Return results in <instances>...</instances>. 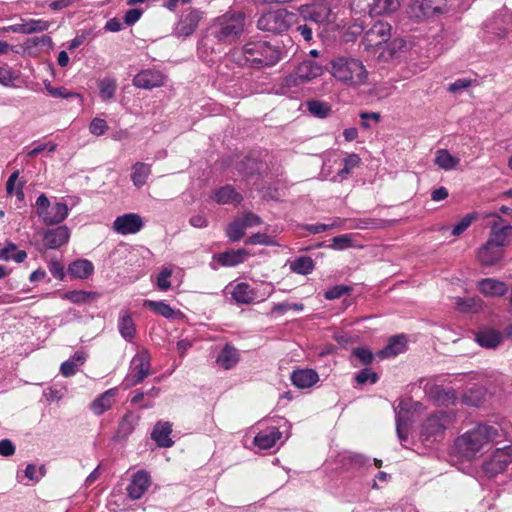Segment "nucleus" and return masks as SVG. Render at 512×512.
Here are the masks:
<instances>
[{
    "instance_id": "nucleus-33",
    "label": "nucleus",
    "mask_w": 512,
    "mask_h": 512,
    "mask_svg": "<svg viewBox=\"0 0 512 512\" xmlns=\"http://www.w3.org/2000/svg\"><path fill=\"white\" fill-rule=\"evenodd\" d=\"M216 362L220 367L226 370L233 368L239 362L238 350L235 347L226 344L218 354Z\"/></svg>"
},
{
    "instance_id": "nucleus-47",
    "label": "nucleus",
    "mask_w": 512,
    "mask_h": 512,
    "mask_svg": "<svg viewBox=\"0 0 512 512\" xmlns=\"http://www.w3.org/2000/svg\"><path fill=\"white\" fill-rule=\"evenodd\" d=\"M245 231L246 228L242 221L237 218L227 226L226 236L231 242H237L245 235Z\"/></svg>"
},
{
    "instance_id": "nucleus-16",
    "label": "nucleus",
    "mask_w": 512,
    "mask_h": 512,
    "mask_svg": "<svg viewBox=\"0 0 512 512\" xmlns=\"http://www.w3.org/2000/svg\"><path fill=\"white\" fill-rule=\"evenodd\" d=\"M503 338L502 332L493 327L484 326L474 332L475 342L486 349L497 348L502 343Z\"/></svg>"
},
{
    "instance_id": "nucleus-13",
    "label": "nucleus",
    "mask_w": 512,
    "mask_h": 512,
    "mask_svg": "<svg viewBox=\"0 0 512 512\" xmlns=\"http://www.w3.org/2000/svg\"><path fill=\"white\" fill-rule=\"evenodd\" d=\"M144 226L142 217L137 213H126L116 217L113 222V230L121 235L136 234Z\"/></svg>"
},
{
    "instance_id": "nucleus-15",
    "label": "nucleus",
    "mask_w": 512,
    "mask_h": 512,
    "mask_svg": "<svg viewBox=\"0 0 512 512\" xmlns=\"http://www.w3.org/2000/svg\"><path fill=\"white\" fill-rule=\"evenodd\" d=\"M298 11L304 20H309L316 24L328 21L331 15V8L327 4H305L301 5Z\"/></svg>"
},
{
    "instance_id": "nucleus-40",
    "label": "nucleus",
    "mask_w": 512,
    "mask_h": 512,
    "mask_svg": "<svg viewBox=\"0 0 512 512\" xmlns=\"http://www.w3.org/2000/svg\"><path fill=\"white\" fill-rule=\"evenodd\" d=\"M143 306L166 319H173L176 315V311L164 301L144 300Z\"/></svg>"
},
{
    "instance_id": "nucleus-1",
    "label": "nucleus",
    "mask_w": 512,
    "mask_h": 512,
    "mask_svg": "<svg viewBox=\"0 0 512 512\" xmlns=\"http://www.w3.org/2000/svg\"><path fill=\"white\" fill-rule=\"evenodd\" d=\"M503 431L493 425L478 424L459 436L455 441L458 452L468 460H472L488 444L498 443Z\"/></svg>"
},
{
    "instance_id": "nucleus-41",
    "label": "nucleus",
    "mask_w": 512,
    "mask_h": 512,
    "mask_svg": "<svg viewBox=\"0 0 512 512\" xmlns=\"http://www.w3.org/2000/svg\"><path fill=\"white\" fill-rule=\"evenodd\" d=\"M26 258L27 253L24 250H17L16 244L12 242L0 250V260L3 261L14 260L16 263H22Z\"/></svg>"
},
{
    "instance_id": "nucleus-27",
    "label": "nucleus",
    "mask_w": 512,
    "mask_h": 512,
    "mask_svg": "<svg viewBox=\"0 0 512 512\" xmlns=\"http://www.w3.org/2000/svg\"><path fill=\"white\" fill-rule=\"evenodd\" d=\"M94 272V266L87 259H78L68 266V275L72 279H86Z\"/></svg>"
},
{
    "instance_id": "nucleus-32",
    "label": "nucleus",
    "mask_w": 512,
    "mask_h": 512,
    "mask_svg": "<svg viewBox=\"0 0 512 512\" xmlns=\"http://www.w3.org/2000/svg\"><path fill=\"white\" fill-rule=\"evenodd\" d=\"M406 344L407 339L405 335L401 334L392 336L385 348L380 351L379 355L382 358L397 356L406 350Z\"/></svg>"
},
{
    "instance_id": "nucleus-37",
    "label": "nucleus",
    "mask_w": 512,
    "mask_h": 512,
    "mask_svg": "<svg viewBox=\"0 0 512 512\" xmlns=\"http://www.w3.org/2000/svg\"><path fill=\"white\" fill-rule=\"evenodd\" d=\"M131 181L137 188L143 187L151 174V165L144 162H136L132 168Z\"/></svg>"
},
{
    "instance_id": "nucleus-44",
    "label": "nucleus",
    "mask_w": 512,
    "mask_h": 512,
    "mask_svg": "<svg viewBox=\"0 0 512 512\" xmlns=\"http://www.w3.org/2000/svg\"><path fill=\"white\" fill-rule=\"evenodd\" d=\"M435 164L444 170L454 169L460 162L459 158L451 155L447 150L440 149L437 151Z\"/></svg>"
},
{
    "instance_id": "nucleus-2",
    "label": "nucleus",
    "mask_w": 512,
    "mask_h": 512,
    "mask_svg": "<svg viewBox=\"0 0 512 512\" xmlns=\"http://www.w3.org/2000/svg\"><path fill=\"white\" fill-rule=\"evenodd\" d=\"M330 73L341 84L353 88L365 85L369 75L361 60L348 56L333 58Z\"/></svg>"
},
{
    "instance_id": "nucleus-61",
    "label": "nucleus",
    "mask_w": 512,
    "mask_h": 512,
    "mask_svg": "<svg viewBox=\"0 0 512 512\" xmlns=\"http://www.w3.org/2000/svg\"><path fill=\"white\" fill-rule=\"evenodd\" d=\"M16 79V76L14 75L13 71L7 67L3 66L0 67V84L3 86H11L13 85L14 80Z\"/></svg>"
},
{
    "instance_id": "nucleus-46",
    "label": "nucleus",
    "mask_w": 512,
    "mask_h": 512,
    "mask_svg": "<svg viewBox=\"0 0 512 512\" xmlns=\"http://www.w3.org/2000/svg\"><path fill=\"white\" fill-rule=\"evenodd\" d=\"M99 93L103 99H112L115 96L117 82L113 78H104L98 81Z\"/></svg>"
},
{
    "instance_id": "nucleus-26",
    "label": "nucleus",
    "mask_w": 512,
    "mask_h": 512,
    "mask_svg": "<svg viewBox=\"0 0 512 512\" xmlns=\"http://www.w3.org/2000/svg\"><path fill=\"white\" fill-rule=\"evenodd\" d=\"M282 437V433L276 427H270L265 430L260 431L254 437V445L260 449L268 450L272 448L277 441H279Z\"/></svg>"
},
{
    "instance_id": "nucleus-57",
    "label": "nucleus",
    "mask_w": 512,
    "mask_h": 512,
    "mask_svg": "<svg viewBox=\"0 0 512 512\" xmlns=\"http://www.w3.org/2000/svg\"><path fill=\"white\" fill-rule=\"evenodd\" d=\"M257 244L269 246L273 244V240L268 234L260 232L251 235L245 240V245Z\"/></svg>"
},
{
    "instance_id": "nucleus-39",
    "label": "nucleus",
    "mask_w": 512,
    "mask_h": 512,
    "mask_svg": "<svg viewBox=\"0 0 512 512\" xmlns=\"http://www.w3.org/2000/svg\"><path fill=\"white\" fill-rule=\"evenodd\" d=\"M118 330L121 336L127 340L132 341L136 335V326L133 322L129 311H125L118 319Z\"/></svg>"
},
{
    "instance_id": "nucleus-14",
    "label": "nucleus",
    "mask_w": 512,
    "mask_h": 512,
    "mask_svg": "<svg viewBox=\"0 0 512 512\" xmlns=\"http://www.w3.org/2000/svg\"><path fill=\"white\" fill-rule=\"evenodd\" d=\"M165 83V75L155 69H146L140 71L133 78V85L137 88L151 90L156 87H161Z\"/></svg>"
},
{
    "instance_id": "nucleus-43",
    "label": "nucleus",
    "mask_w": 512,
    "mask_h": 512,
    "mask_svg": "<svg viewBox=\"0 0 512 512\" xmlns=\"http://www.w3.org/2000/svg\"><path fill=\"white\" fill-rule=\"evenodd\" d=\"M99 297L97 292L84 291V290H73L64 293L63 299L68 300L74 304L87 303L92 300H96Z\"/></svg>"
},
{
    "instance_id": "nucleus-29",
    "label": "nucleus",
    "mask_w": 512,
    "mask_h": 512,
    "mask_svg": "<svg viewBox=\"0 0 512 512\" xmlns=\"http://www.w3.org/2000/svg\"><path fill=\"white\" fill-rule=\"evenodd\" d=\"M248 252L244 249L230 250L215 256L217 262L224 267H233L244 262Z\"/></svg>"
},
{
    "instance_id": "nucleus-23",
    "label": "nucleus",
    "mask_w": 512,
    "mask_h": 512,
    "mask_svg": "<svg viewBox=\"0 0 512 512\" xmlns=\"http://www.w3.org/2000/svg\"><path fill=\"white\" fill-rule=\"evenodd\" d=\"M290 380L297 388L307 389L319 381V375L313 369H297L292 372Z\"/></svg>"
},
{
    "instance_id": "nucleus-10",
    "label": "nucleus",
    "mask_w": 512,
    "mask_h": 512,
    "mask_svg": "<svg viewBox=\"0 0 512 512\" xmlns=\"http://www.w3.org/2000/svg\"><path fill=\"white\" fill-rule=\"evenodd\" d=\"M512 462V446L497 449L491 457L483 463V471L488 477L503 473Z\"/></svg>"
},
{
    "instance_id": "nucleus-60",
    "label": "nucleus",
    "mask_w": 512,
    "mask_h": 512,
    "mask_svg": "<svg viewBox=\"0 0 512 512\" xmlns=\"http://www.w3.org/2000/svg\"><path fill=\"white\" fill-rule=\"evenodd\" d=\"M108 130L107 122L102 118H94L90 125H89V131L91 134L95 136H101Z\"/></svg>"
},
{
    "instance_id": "nucleus-53",
    "label": "nucleus",
    "mask_w": 512,
    "mask_h": 512,
    "mask_svg": "<svg viewBox=\"0 0 512 512\" xmlns=\"http://www.w3.org/2000/svg\"><path fill=\"white\" fill-rule=\"evenodd\" d=\"M352 242L353 239L351 234H342L331 239L330 247L336 250H343L345 248L351 247Z\"/></svg>"
},
{
    "instance_id": "nucleus-63",
    "label": "nucleus",
    "mask_w": 512,
    "mask_h": 512,
    "mask_svg": "<svg viewBox=\"0 0 512 512\" xmlns=\"http://www.w3.org/2000/svg\"><path fill=\"white\" fill-rule=\"evenodd\" d=\"M49 271L52 276L56 279L63 280L65 277V271L63 264L58 260H52L48 265Z\"/></svg>"
},
{
    "instance_id": "nucleus-36",
    "label": "nucleus",
    "mask_w": 512,
    "mask_h": 512,
    "mask_svg": "<svg viewBox=\"0 0 512 512\" xmlns=\"http://www.w3.org/2000/svg\"><path fill=\"white\" fill-rule=\"evenodd\" d=\"M232 298L239 304H250L256 298V292L247 283H238L233 291Z\"/></svg>"
},
{
    "instance_id": "nucleus-21",
    "label": "nucleus",
    "mask_w": 512,
    "mask_h": 512,
    "mask_svg": "<svg viewBox=\"0 0 512 512\" xmlns=\"http://www.w3.org/2000/svg\"><path fill=\"white\" fill-rule=\"evenodd\" d=\"M172 433V424L168 421H158L151 432V438L156 442L158 447L170 448L174 445V441L170 435Z\"/></svg>"
},
{
    "instance_id": "nucleus-3",
    "label": "nucleus",
    "mask_w": 512,
    "mask_h": 512,
    "mask_svg": "<svg viewBox=\"0 0 512 512\" xmlns=\"http://www.w3.org/2000/svg\"><path fill=\"white\" fill-rule=\"evenodd\" d=\"M242 57L239 60L241 65L261 69L277 64L281 59V50L267 41H252L243 46Z\"/></svg>"
},
{
    "instance_id": "nucleus-49",
    "label": "nucleus",
    "mask_w": 512,
    "mask_h": 512,
    "mask_svg": "<svg viewBox=\"0 0 512 512\" xmlns=\"http://www.w3.org/2000/svg\"><path fill=\"white\" fill-rule=\"evenodd\" d=\"M341 463L351 467H362L366 463L364 455L354 452H347L341 455Z\"/></svg>"
},
{
    "instance_id": "nucleus-25",
    "label": "nucleus",
    "mask_w": 512,
    "mask_h": 512,
    "mask_svg": "<svg viewBox=\"0 0 512 512\" xmlns=\"http://www.w3.org/2000/svg\"><path fill=\"white\" fill-rule=\"evenodd\" d=\"M322 74V66L312 60H305L301 62L296 70V78L300 80V83L308 82Z\"/></svg>"
},
{
    "instance_id": "nucleus-56",
    "label": "nucleus",
    "mask_w": 512,
    "mask_h": 512,
    "mask_svg": "<svg viewBox=\"0 0 512 512\" xmlns=\"http://www.w3.org/2000/svg\"><path fill=\"white\" fill-rule=\"evenodd\" d=\"M361 162V159L358 154L352 153L349 154L344 160H343V168L339 171V175L344 176L351 172V170L357 166H359Z\"/></svg>"
},
{
    "instance_id": "nucleus-19",
    "label": "nucleus",
    "mask_w": 512,
    "mask_h": 512,
    "mask_svg": "<svg viewBox=\"0 0 512 512\" xmlns=\"http://www.w3.org/2000/svg\"><path fill=\"white\" fill-rule=\"evenodd\" d=\"M151 484L149 474L144 470L137 471L127 487V494L132 500L140 499Z\"/></svg>"
},
{
    "instance_id": "nucleus-38",
    "label": "nucleus",
    "mask_w": 512,
    "mask_h": 512,
    "mask_svg": "<svg viewBox=\"0 0 512 512\" xmlns=\"http://www.w3.org/2000/svg\"><path fill=\"white\" fill-rule=\"evenodd\" d=\"M86 361V354L82 351H77L67 361L63 362L60 367L61 374L64 377H71L76 374L77 368L83 365Z\"/></svg>"
},
{
    "instance_id": "nucleus-5",
    "label": "nucleus",
    "mask_w": 512,
    "mask_h": 512,
    "mask_svg": "<svg viewBox=\"0 0 512 512\" xmlns=\"http://www.w3.org/2000/svg\"><path fill=\"white\" fill-rule=\"evenodd\" d=\"M450 421V415L446 412L439 411L431 414L421 426V440L429 443L441 441Z\"/></svg>"
},
{
    "instance_id": "nucleus-24",
    "label": "nucleus",
    "mask_w": 512,
    "mask_h": 512,
    "mask_svg": "<svg viewBox=\"0 0 512 512\" xmlns=\"http://www.w3.org/2000/svg\"><path fill=\"white\" fill-rule=\"evenodd\" d=\"M51 23L43 19L23 20L22 23L10 25L13 33L32 34L43 32L49 29Z\"/></svg>"
},
{
    "instance_id": "nucleus-18",
    "label": "nucleus",
    "mask_w": 512,
    "mask_h": 512,
    "mask_svg": "<svg viewBox=\"0 0 512 512\" xmlns=\"http://www.w3.org/2000/svg\"><path fill=\"white\" fill-rule=\"evenodd\" d=\"M504 256V250L487 240L477 251V259L483 266H493Z\"/></svg>"
},
{
    "instance_id": "nucleus-17",
    "label": "nucleus",
    "mask_w": 512,
    "mask_h": 512,
    "mask_svg": "<svg viewBox=\"0 0 512 512\" xmlns=\"http://www.w3.org/2000/svg\"><path fill=\"white\" fill-rule=\"evenodd\" d=\"M70 231L67 226H58L48 229L43 235V244L48 249H59L68 243Z\"/></svg>"
},
{
    "instance_id": "nucleus-12",
    "label": "nucleus",
    "mask_w": 512,
    "mask_h": 512,
    "mask_svg": "<svg viewBox=\"0 0 512 512\" xmlns=\"http://www.w3.org/2000/svg\"><path fill=\"white\" fill-rule=\"evenodd\" d=\"M202 19V12L195 8H188L183 11L174 29L177 37H188L192 35Z\"/></svg>"
},
{
    "instance_id": "nucleus-22",
    "label": "nucleus",
    "mask_w": 512,
    "mask_h": 512,
    "mask_svg": "<svg viewBox=\"0 0 512 512\" xmlns=\"http://www.w3.org/2000/svg\"><path fill=\"white\" fill-rule=\"evenodd\" d=\"M118 388H110L101 393L94 401L91 402L90 408L97 416L102 415L108 411L114 404L115 398L118 395Z\"/></svg>"
},
{
    "instance_id": "nucleus-59",
    "label": "nucleus",
    "mask_w": 512,
    "mask_h": 512,
    "mask_svg": "<svg viewBox=\"0 0 512 512\" xmlns=\"http://www.w3.org/2000/svg\"><path fill=\"white\" fill-rule=\"evenodd\" d=\"M172 270L169 268H163L157 275V287L161 291H167L171 287L170 277Z\"/></svg>"
},
{
    "instance_id": "nucleus-42",
    "label": "nucleus",
    "mask_w": 512,
    "mask_h": 512,
    "mask_svg": "<svg viewBox=\"0 0 512 512\" xmlns=\"http://www.w3.org/2000/svg\"><path fill=\"white\" fill-rule=\"evenodd\" d=\"M314 268V261L309 256L297 257L290 263L291 271L300 275H308L312 273Z\"/></svg>"
},
{
    "instance_id": "nucleus-48",
    "label": "nucleus",
    "mask_w": 512,
    "mask_h": 512,
    "mask_svg": "<svg viewBox=\"0 0 512 512\" xmlns=\"http://www.w3.org/2000/svg\"><path fill=\"white\" fill-rule=\"evenodd\" d=\"M236 168L244 176H252L259 171L258 162L250 157H246L244 160L237 163Z\"/></svg>"
},
{
    "instance_id": "nucleus-9",
    "label": "nucleus",
    "mask_w": 512,
    "mask_h": 512,
    "mask_svg": "<svg viewBox=\"0 0 512 512\" xmlns=\"http://www.w3.org/2000/svg\"><path fill=\"white\" fill-rule=\"evenodd\" d=\"M391 37V25L376 21L364 34L361 45L365 51L373 50L386 43Z\"/></svg>"
},
{
    "instance_id": "nucleus-50",
    "label": "nucleus",
    "mask_w": 512,
    "mask_h": 512,
    "mask_svg": "<svg viewBox=\"0 0 512 512\" xmlns=\"http://www.w3.org/2000/svg\"><path fill=\"white\" fill-rule=\"evenodd\" d=\"M341 225V221L337 218L332 220L331 223H317V224H307L304 226L305 230H307L311 234H319L327 230H331L337 228Z\"/></svg>"
},
{
    "instance_id": "nucleus-28",
    "label": "nucleus",
    "mask_w": 512,
    "mask_h": 512,
    "mask_svg": "<svg viewBox=\"0 0 512 512\" xmlns=\"http://www.w3.org/2000/svg\"><path fill=\"white\" fill-rule=\"evenodd\" d=\"M479 290L486 296H503L507 293V285L499 280L493 278H486L479 282Z\"/></svg>"
},
{
    "instance_id": "nucleus-45",
    "label": "nucleus",
    "mask_w": 512,
    "mask_h": 512,
    "mask_svg": "<svg viewBox=\"0 0 512 512\" xmlns=\"http://www.w3.org/2000/svg\"><path fill=\"white\" fill-rule=\"evenodd\" d=\"M308 111L315 117L318 118H326L331 112V105L327 102L319 101V100H310L307 102Z\"/></svg>"
},
{
    "instance_id": "nucleus-35",
    "label": "nucleus",
    "mask_w": 512,
    "mask_h": 512,
    "mask_svg": "<svg viewBox=\"0 0 512 512\" xmlns=\"http://www.w3.org/2000/svg\"><path fill=\"white\" fill-rule=\"evenodd\" d=\"M399 7L398 0H372L368 3L369 13L372 16L389 14Z\"/></svg>"
},
{
    "instance_id": "nucleus-4",
    "label": "nucleus",
    "mask_w": 512,
    "mask_h": 512,
    "mask_svg": "<svg viewBox=\"0 0 512 512\" xmlns=\"http://www.w3.org/2000/svg\"><path fill=\"white\" fill-rule=\"evenodd\" d=\"M245 27L244 13H226L218 17L208 28L207 38L212 37L220 44L230 45L236 42Z\"/></svg>"
},
{
    "instance_id": "nucleus-52",
    "label": "nucleus",
    "mask_w": 512,
    "mask_h": 512,
    "mask_svg": "<svg viewBox=\"0 0 512 512\" xmlns=\"http://www.w3.org/2000/svg\"><path fill=\"white\" fill-rule=\"evenodd\" d=\"M353 288L347 285H335L329 288L325 293L324 297L327 300H334L342 297L343 295H350Z\"/></svg>"
},
{
    "instance_id": "nucleus-62",
    "label": "nucleus",
    "mask_w": 512,
    "mask_h": 512,
    "mask_svg": "<svg viewBox=\"0 0 512 512\" xmlns=\"http://www.w3.org/2000/svg\"><path fill=\"white\" fill-rule=\"evenodd\" d=\"M52 44V39L48 35L36 36L33 38H29L26 41V45L28 48L38 47V46H50Z\"/></svg>"
},
{
    "instance_id": "nucleus-51",
    "label": "nucleus",
    "mask_w": 512,
    "mask_h": 512,
    "mask_svg": "<svg viewBox=\"0 0 512 512\" xmlns=\"http://www.w3.org/2000/svg\"><path fill=\"white\" fill-rule=\"evenodd\" d=\"M478 214L476 212L469 213L465 215L452 229L453 236L461 235L474 220H476Z\"/></svg>"
},
{
    "instance_id": "nucleus-20",
    "label": "nucleus",
    "mask_w": 512,
    "mask_h": 512,
    "mask_svg": "<svg viewBox=\"0 0 512 512\" xmlns=\"http://www.w3.org/2000/svg\"><path fill=\"white\" fill-rule=\"evenodd\" d=\"M68 213L69 209L66 203L56 202L45 212L40 213V219L47 226L58 225L67 218Z\"/></svg>"
},
{
    "instance_id": "nucleus-8",
    "label": "nucleus",
    "mask_w": 512,
    "mask_h": 512,
    "mask_svg": "<svg viewBox=\"0 0 512 512\" xmlns=\"http://www.w3.org/2000/svg\"><path fill=\"white\" fill-rule=\"evenodd\" d=\"M451 0H414L410 13L416 18H429L449 11Z\"/></svg>"
},
{
    "instance_id": "nucleus-64",
    "label": "nucleus",
    "mask_w": 512,
    "mask_h": 512,
    "mask_svg": "<svg viewBox=\"0 0 512 512\" xmlns=\"http://www.w3.org/2000/svg\"><path fill=\"white\" fill-rule=\"evenodd\" d=\"M471 84H472L471 79H466V78L457 79L455 82L451 83L448 86V91L455 94L462 90L467 89L468 87L471 86Z\"/></svg>"
},
{
    "instance_id": "nucleus-30",
    "label": "nucleus",
    "mask_w": 512,
    "mask_h": 512,
    "mask_svg": "<svg viewBox=\"0 0 512 512\" xmlns=\"http://www.w3.org/2000/svg\"><path fill=\"white\" fill-rule=\"evenodd\" d=\"M214 199L219 204H239L243 197L233 186L226 185L215 190Z\"/></svg>"
},
{
    "instance_id": "nucleus-34",
    "label": "nucleus",
    "mask_w": 512,
    "mask_h": 512,
    "mask_svg": "<svg viewBox=\"0 0 512 512\" xmlns=\"http://www.w3.org/2000/svg\"><path fill=\"white\" fill-rule=\"evenodd\" d=\"M429 397L439 406H449L456 400L455 392L442 386H434L430 389Z\"/></svg>"
},
{
    "instance_id": "nucleus-31",
    "label": "nucleus",
    "mask_w": 512,
    "mask_h": 512,
    "mask_svg": "<svg viewBox=\"0 0 512 512\" xmlns=\"http://www.w3.org/2000/svg\"><path fill=\"white\" fill-rule=\"evenodd\" d=\"M140 417L128 411L118 425L116 436L118 439L126 440L134 431Z\"/></svg>"
},
{
    "instance_id": "nucleus-11",
    "label": "nucleus",
    "mask_w": 512,
    "mask_h": 512,
    "mask_svg": "<svg viewBox=\"0 0 512 512\" xmlns=\"http://www.w3.org/2000/svg\"><path fill=\"white\" fill-rule=\"evenodd\" d=\"M494 220L490 224V232L487 240L498 245L502 249L508 246L512 240V225L505 223V220L497 215L490 214Z\"/></svg>"
},
{
    "instance_id": "nucleus-7",
    "label": "nucleus",
    "mask_w": 512,
    "mask_h": 512,
    "mask_svg": "<svg viewBox=\"0 0 512 512\" xmlns=\"http://www.w3.org/2000/svg\"><path fill=\"white\" fill-rule=\"evenodd\" d=\"M151 374V357L147 350L137 353L132 360V373L125 379V388L142 383Z\"/></svg>"
},
{
    "instance_id": "nucleus-55",
    "label": "nucleus",
    "mask_w": 512,
    "mask_h": 512,
    "mask_svg": "<svg viewBox=\"0 0 512 512\" xmlns=\"http://www.w3.org/2000/svg\"><path fill=\"white\" fill-rule=\"evenodd\" d=\"M352 355L356 357L363 365H369L374 360L371 350L365 347H356L352 350Z\"/></svg>"
},
{
    "instance_id": "nucleus-58",
    "label": "nucleus",
    "mask_w": 512,
    "mask_h": 512,
    "mask_svg": "<svg viewBox=\"0 0 512 512\" xmlns=\"http://www.w3.org/2000/svg\"><path fill=\"white\" fill-rule=\"evenodd\" d=\"M355 381L359 385H364L368 381H370L372 384H374L378 381V375L376 372H373L370 369L365 368L356 374Z\"/></svg>"
},
{
    "instance_id": "nucleus-6",
    "label": "nucleus",
    "mask_w": 512,
    "mask_h": 512,
    "mask_svg": "<svg viewBox=\"0 0 512 512\" xmlns=\"http://www.w3.org/2000/svg\"><path fill=\"white\" fill-rule=\"evenodd\" d=\"M295 14L285 9L264 13L257 21V27L265 32L281 34L287 31L294 21Z\"/></svg>"
},
{
    "instance_id": "nucleus-54",
    "label": "nucleus",
    "mask_w": 512,
    "mask_h": 512,
    "mask_svg": "<svg viewBox=\"0 0 512 512\" xmlns=\"http://www.w3.org/2000/svg\"><path fill=\"white\" fill-rule=\"evenodd\" d=\"M45 89L51 96L56 98L81 97L80 94L76 92H69L65 87L55 88L50 82L45 84Z\"/></svg>"
}]
</instances>
